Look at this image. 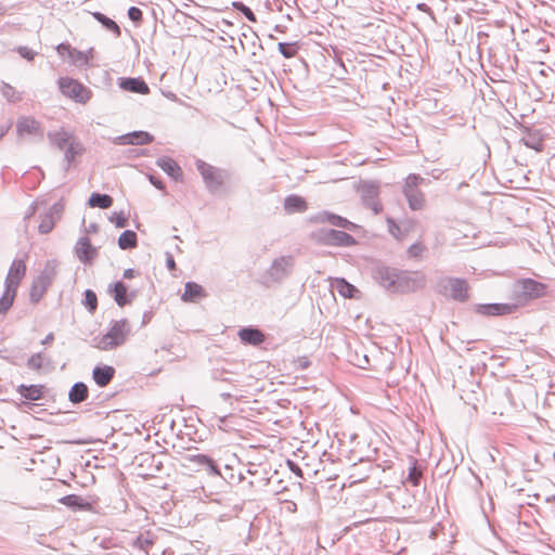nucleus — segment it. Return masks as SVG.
Here are the masks:
<instances>
[{
    "label": "nucleus",
    "instance_id": "09e8293b",
    "mask_svg": "<svg viewBox=\"0 0 555 555\" xmlns=\"http://www.w3.org/2000/svg\"><path fill=\"white\" fill-rule=\"evenodd\" d=\"M142 15V11L137 7H130L128 10V17L134 23H140Z\"/></svg>",
    "mask_w": 555,
    "mask_h": 555
},
{
    "label": "nucleus",
    "instance_id": "e433bc0d",
    "mask_svg": "<svg viewBox=\"0 0 555 555\" xmlns=\"http://www.w3.org/2000/svg\"><path fill=\"white\" fill-rule=\"evenodd\" d=\"M154 544V537L151 532L139 534L133 541V546L139 550L147 552V550Z\"/></svg>",
    "mask_w": 555,
    "mask_h": 555
},
{
    "label": "nucleus",
    "instance_id": "0e129e2a",
    "mask_svg": "<svg viewBox=\"0 0 555 555\" xmlns=\"http://www.w3.org/2000/svg\"><path fill=\"white\" fill-rule=\"evenodd\" d=\"M5 131H7V130H2V131L0 132V139L4 135Z\"/></svg>",
    "mask_w": 555,
    "mask_h": 555
},
{
    "label": "nucleus",
    "instance_id": "f257e3e1",
    "mask_svg": "<svg viewBox=\"0 0 555 555\" xmlns=\"http://www.w3.org/2000/svg\"><path fill=\"white\" fill-rule=\"evenodd\" d=\"M379 284L392 293H410L424 288L426 275L420 271H399L393 268L383 267L376 271Z\"/></svg>",
    "mask_w": 555,
    "mask_h": 555
},
{
    "label": "nucleus",
    "instance_id": "72a5a7b5",
    "mask_svg": "<svg viewBox=\"0 0 555 555\" xmlns=\"http://www.w3.org/2000/svg\"><path fill=\"white\" fill-rule=\"evenodd\" d=\"M0 92L9 102L16 103L22 100V93L7 82H1Z\"/></svg>",
    "mask_w": 555,
    "mask_h": 555
},
{
    "label": "nucleus",
    "instance_id": "13d9d810",
    "mask_svg": "<svg viewBox=\"0 0 555 555\" xmlns=\"http://www.w3.org/2000/svg\"><path fill=\"white\" fill-rule=\"evenodd\" d=\"M389 222V231L391 234L396 235L395 232H397V230H399L398 225L395 224L391 220H388Z\"/></svg>",
    "mask_w": 555,
    "mask_h": 555
},
{
    "label": "nucleus",
    "instance_id": "aec40b11",
    "mask_svg": "<svg viewBox=\"0 0 555 555\" xmlns=\"http://www.w3.org/2000/svg\"><path fill=\"white\" fill-rule=\"evenodd\" d=\"M48 139L53 146L61 151L65 150L66 146L75 140L74 135L64 129L49 132Z\"/></svg>",
    "mask_w": 555,
    "mask_h": 555
},
{
    "label": "nucleus",
    "instance_id": "4468645a",
    "mask_svg": "<svg viewBox=\"0 0 555 555\" xmlns=\"http://www.w3.org/2000/svg\"><path fill=\"white\" fill-rule=\"evenodd\" d=\"M362 201L364 205L370 208L374 215L382 211V204L377 199L378 188L374 183H364L361 189Z\"/></svg>",
    "mask_w": 555,
    "mask_h": 555
},
{
    "label": "nucleus",
    "instance_id": "58836bf2",
    "mask_svg": "<svg viewBox=\"0 0 555 555\" xmlns=\"http://www.w3.org/2000/svg\"><path fill=\"white\" fill-rule=\"evenodd\" d=\"M75 65L83 66L87 65L89 62V55L86 52L78 51L74 49V51L70 52L69 56Z\"/></svg>",
    "mask_w": 555,
    "mask_h": 555
},
{
    "label": "nucleus",
    "instance_id": "20e7f679",
    "mask_svg": "<svg viewBox=\"0 0 555 555\" xmlns=\"http://www.w3.org/2000/svg\"><path fill=\"white\" fill-rule=\"evenodd\" d=\"M294 266L295 262L292 256H281L275 258L262 274L261 283L267 287L281 283L291 275Z\"/></svg>",
    "mask_w": 555,
    "mask_h": 555
},
{
    "label": "nucleus",
    "instance_id": "9b49d317",
    "mask_svg": "<svg viewBox=\"0 0 555 555\" xmlns=\"http://www.w3.org/2000/svg\"><path fill=\"white\" fill-rule=\"evenodd\" d=\"M26 274V263L23 259L13 260L5 278V287L17 292V287Z\"/></svg>",
    "mask_w": 555,
    "mask_h": 555
},
{
    "label": "nucleus",
    "instance_id": "de8ad7c7",
    "mask_svg": "<svg viewBox=\"0 0 555 555\" xmlns=\"http://www.w3.org/2000/svg\"><path fill=\"white\" fill-rule=\"evenodd\" d=\"M421 476H422L421 470L415 465H413L410 468L408 479L411 481V483L413 486H417L420 482Z\"/></svg>",
    "mask_w": 555,
    "mask_h": 555
},
{
    "label": "nucleus",
    "instance_id": "b1692460",
    "mask_svg": "<svg viewBox=\"0 0 555 555\" xmlns=\"http://www.w3.org/2000/svg\"><path fill=\"white\" fill-rule=\"evenodd\" d=\"M315 220L319 222H328L334 227L343 228V229H350L353 227V223L347 220L346 218H343L340 216L330 214V212H321L315 217Z\"/></svg>",
    "mask_w": 555,
    "mask_h": 555
},
{
    "label": "nucleus",
    "instance_id": "a18cd8bd",
    "mask_svg": "<svg viewBox=\"0 0 555 555\" xmlns=\"http://www.w3.org/2000/svg\"><path fill=\"white\" fill-rule=\"evenodd\" d=\"M234 5H235V8H237L244 14V16L249 22L255 23L257 21L256 20V15L254 14V12L248 7H246L245 4H243V3H234Z\"/></svg>",
    "mask_w": 555,
    "mask_h": 555
},
{
    "label": "nucleus",
    "instance_id": "a19ab883",
    "mask_svg": "<svg viewBox=\"0 0 555 555\" xmlns=\"http://www.w3.org/2000/svg\"><path fill=\"white\" fill-rule=\"evenodd\" d=\"M85 305L91 312H93L96 309L98 298L93 291L87 289L85 292Z\"/></svg>",
    "mask_w": 555,
    "mask_h": 555
},
{
    "label": "nucleus",
    "instance_id": "9d476101",
    "mask_svg": "<svg viewBox=\"0 0 555 555\" xmlns=\"http://www.w3.org/2000/svg\"><path fill=\"white\" fill-rule=\"evenodd\" d=\"M318 238L322 243L332 246H351L356 244V240L353 236L344 231L334 229L321 230Z\"/></svg>",
    "mask_w": 555,
    "mask_h": 555
},
{
    "label": "nucleus",
    "instance_id": "f8f14e48",
    "mask_svg": "<svg viewBox=\"0 0 555 555\" xmlns=\"http://www.w3.org/2000/svg\"><path fill=\"white\" fill-rule=\"evenodd\" d=\"M16 131L21 138H24L25 135H39L42 138L43 135L41 124L34 117L27 116H23L17 119Z\"/></svg>",
    "mask_w": 555,
    "mask_h": 555
},
{
    "label": "nucleus",
    "instance_id": "393cba45",
    "mask_svg": "<svg viewBox=\"0 0 555 555\" xmlns=\"http://www.w3.org/2000/svg\"><path fill=\"white\" fill-rule=\"evenodd\" d=\"M43 386L42 385H20L17 387V392L25 399L30 401L40 400L43 396Z\"/></svg>",
    "mask_w": 555,
    "mask_h": 555
},
{
    "label": "nucleus",
    "instance_id": "1a4fd4ad",
    "mask_svg": "<svg viewBox=\"0 0 555 555\" xmlns=\"http://www.w3.org/2000/svg\"><path fill=\"white\" fill-rule=\"evenodd\" d=\"M546 286L532 279H524L515 284L514 293L518 301L537 299L545 294Z\"/></svg>",
    "mask_w": 555,
    "mask_h": 555
},
{
    "label": "nucleus",
    "instance_id": "5701e85b",
    "mask_svg": "<svg viewBox=\"0 0 555 555\" xmlns=\"http://www.w3.org/2000/svg\"><path fill=\"white\" fill-rule=\"evenodd\" d=\"M157 166L176 181L182 178V170L179 165L170 157L157 159Z\"/></svg>",
    "mask_w": 555,
    "mask_h": 555
},
{
    "label": "nucleus",
    "instance_id": "37998d69",
    "mask_svg": "<svg viewBox=\"0 0 555 555\" xmlns=\"http://www.w3.org/2000/svg\"><path fill=\"white\" fill-rule=\"evenodd\" d=\"M42 365H43V356L41 352L33 354L27 361V366L31 370L38 371L42 367Z\"/></svg>",
    "mask_w": 555,
    "mask_h": 555
},
{
    "label": "nucleus",
    "instance_id": "f3484780",
    "mask_svg": "<svg viewBox=\"0 0 555 555\" xmlns=\"http://www.w3.org/2000/svg\"><path fill=\"white\" fill-rule=\"evenodd\" d=\"M154 137L146 131H134L124 135H119L116 139V143L121 145L135 144L143 145L153 142Z\"/></svg>",
    "mask_w": 555,
    "mask_h": 555
},
{
    "label": "nucleus",
    "instance_id": "c03bdc74",
    "mask_svg": "<svg viewBox=\"0 0 555 555\" xmlns=\"http://www.w3.org/2000/svg\"><path fill=\"white\" fill-rule=\"evenodd\" d=\"M111 221L114 222L117 228H126L128 225V219L122 212H114L111 217Z\"/></svg>",
    "mask_w": 555,
    "mask_h": 555
},
{
    "label": "nucleus",
    "instance_id": "dca6fc26",
    "mask_svg": "<svg viewBox=\"0 0 555 555\" xmlns=\"http://www.w3.org/2000/svg\"><path fill=\"white\" fill-rule=\"evenodd\" d=\"M118 86L120 89L132 92V93H139V94H149L150 88L147 83L140 77L138 78H119L118 79Z\"/></svg>",
    "mask_w": 555,
    "mask_h": 555
},
{
    "label": "nucleus",
    "instance_id": "2f4dec72",
    "mask_svg": "<svg viewBox=\"0 0 555 555\" xmlns=\"http://www.w3.org/2000/svg\"><path fill=\"white\" fill-rule=\"evenodd\" d=\"M191 460L194 463H196L197 465L204 466L207 469V472L211 475L220 474L215 461L207 455H204V454L193 455Z\"/></svg>",
    "mask_w": 555,
    "mask_h": 555
},
{
    "label": "nucleus",
    "instance_id": "ea45409f",
    "mask_svg": "<svg viewBox=\"0 0 555 555\" xmlns=\"http://www.w3.org/2000/svg\"><path fill=\"white\" fill-rule=\"evenodd\" d=\"M279 51L281 52V54L284 57L291 59V57L295 56V54L297 53V48H296L295 43L280 42Z\"/></svg>",
    "mask_w": 555,
    "mask_h": 555
},
{
    "label": "nucleus",
    "instance_id": "4d7b16f0",
    "mask_svg": "<svg viewBox=\"0 0 555 555\" xmlns=\"http://www.w3.org/2000/svg\"><path fill=\"white\" fill-rule=\"evenodd\" d=\"M389 222V231L391 234L396 235L395 232H397V230H399L398 225L395 224L391 220H388Z\"/></svg>",
    "mask_w": 555,
    "mask_h": 555
},
{
    "label": "nucleus",
    "instance_id": "6e6d98bb",
    "mask_svg": "<svg viewBox=\"0 0 555 555\" xmlns=\"http://www.w3.org/2000/svg\"><path fill=\"white\" fill-rule=\"evenodd\" d=\"M150 181H151V183H152L154 186H156L158 190H163V189H164V184H163V182H162L159 179H157L156 177H154V176H150Z\"/></svg>",
    "mask_w": 555,
    "mask_h": 555
},
{
    "label": "nucleus",
    "instance_id": "7ed1b4c3",
    "mask_svg": "<svg viewBox=\"0 0 555 555\" xmlns=\"http://www.w3.org/2000/svg\"><path fill=\"white\" fill-rule=\"evenodd\" d=\"M131 328L127 320L115 321L105 335L94 339V346L105 351L115 349L126 343Z\"/></svg>",
    "mask_w": 555,
    "mask_h": 555
},
{
    "label": "nucleus",
    "instance_id": "864d4df0",
    "mask_svg": "<svg viewBox=\"0 0 555 555\" xmlns=\"http://www.w3.org/2000/svg\"><path fill=\"white\" fill-rule=\"evenodd\" d=\"M79 500L78 496L76 495H67L63 499V502L66 504V505H76L77 504V501Z\"/></svg>",
    "mask_w": 555,
    "mask_h": 555
},
{
    "label": "nucleus",
    "instance_id": "c9c22d12",
    "mask_svg": "<svg viewBox=\"0 0 555 555\" xmlns=\"http://www.w3.org/2000/svg\"><path fill=\"white\" fill-rule=\"evenodd\" d=\"M15 296L16 291L5 287L4 293L0 298V313H7V311L12 307Z\"/></svg>",
    "mask_w": 555,
    "mask_h": 555
},
{
    "label": "nucleus",
    "instance_id": "052dcab7",
    "mask_svg": "<svg viewBox=\"0 0 555 555\" xmlns=\"http://www.w3.org/2000/svg\"><path fill=\"white\" fill-rule=\"evenodd\" d=\"M53 339H54L53 333H49L41 343H42V345H47V344H50Z\"/></svg>",
    "mask_w": 555,
    "mask_h": 555
},
{
    "label": "nucleus",
    "instance_id": "8fccbe9b",
    "mask_svg": "<svg viewBox=\"0 0 555 555\" xmlns=\"http://www.w3.org/2000/svg\"><path fill=\"white\" fill-rule=\"evenodd\" d=\"M56 51H57L59 55H61V56L68 55V57H69L70 52L74 51V48H72L68 43H60L56 47Z\"/></svg>",
    "mask_w": 555,
    "mask_h": 555
},
{
    "label": "nucleus",
    "instance_id": "79ce46f5",
    "mask_svg": "<svg viewBox=\"0 0 555 555\" xmlns=\"http://www.w3.org/2000/svg\"><path fill=\"white\" fill-rule=\"evenodd\" d=\"M426 247L421 242L412 244L408 249V256L410 258H422Z\"/></svg>",
    "mask_w": 555,
    "mask_h": 555
},
{
    "label": "nucleus",
    "instance_id": "cd10ccee",
    "mask_svg": "<svg viewBox=\"0 0 555 555\" xmlns=\"http://www.w3.org/2000/svg\"><path fill=\"white\" fill-rule=\"evenodd\" d=\"M284 209L287 214L302 212L307 209V203L300 196L289 195L284 199Z\"/></svg>",
    "mask_w": 555,
    "mask_h": 555
},
{
    "label": "nucleus",
    "instance_id": "39448f33",
    "mask_svg": "<svg viewBox=\"0 0 555 555\" xmlns=\"http://www.w3.org/2000/svg\"><path fill=\"white\" fill-rule=\"evenodd\" d=\"M424 181L425 179L423 177L415 173L409 175L404 181L402 193L412 210H421L425 206V196L420 190V185L424 183Z\"/></svg>",
    "mask_w": 555,
    "mask_h": 555
},
{
    "label": "nucleus",
    "instance_id": "bb28decb",
    "mask_svg": "<svg viewBox=\"0 0 555 555\" xmlns=\"http://www.w3.org/2000/svg\"><path fill=\"white\" fill-rule=\"evenodd\" d=\"M242 341L257 346L263 343L264 335L257 328L247 327L243 328L238 333Z\"/></svg>",
    "mask_w": 555,
    "mask_h": 555
},
{
    "label": "nucleus",
    "instance_id": "c85d7f7f",
    "mask_svg": "<svg viewBox=\"0 0 555 555\" xmlns=\"http://www.w3.org/2000/svg\"><path fill=\"white\" fill-rule=\"evenodd\" d=\"M92 16L109 33H112L116 38L120 37L121 30L115 21L107 17L105 14L101 12L92 13Z\"/></svg>",
    "mask_w": 555,
    "mask_h": 555
},
{
    "label": "nucleus",
    "instance_id": "ddd939ff",
    "mask_svg": "<svg viewBox=\"0 0 555 555\" xmlns=\"http://www.w3.org/2000/svg\"><path fill=\"white\" fill-rule=\"evenodd\" d=\"M64 206L61 203H55L51 206L49 211L42 216L41 221L39 223L38 230L41 234L50 233L57 219H60L63 212Z\"/></svg>",
    "mask_w": 555,
    "mask_h": 555
},
{
    "label": "nucleus",
    "instance_id": "423d86ee",
    "mask_svg": "<svg viewBox=\"0 0 555 555\" xmlns=\"http://www.w3.org/2000/svg\"><path fill=\"white\" fill-rule=\"evenodd\" d=\"M437 291L456 301L463 302L468 299V284L463 279L443 278L438 281Z\"/></svg>",
    "mask_w": 555,
    "mask_h": 555
},
{
    "label": "nucleus",
    "instance_id": "f03ea898",
    "mask_svg": "<svg viewBox=\"0 0 555 555\" xmlns=\"http://www.w3.org/2000/svg\"><path fill=\"white\" fill-rule=\"evenodd\" d=\"M59 263L55 260H48L39 274L33 280L29 298L33 304L39 300L47 293L57 275Z\"/></svg>",
    "mask_w": 555,
    "mask_h": 555
},
{
    "label": "nucleus",
    "instance_id": "4be33fe9",
    "mask_svg": "<svg viewBox=\"0 0 555 555\" xmlns=\"http://www.w3.org/2000/svg\"><path fill=\"white\" fill-rule=\"evenodd\" d=\"M205 296V291L199 284L195 282H186L184 285V293L182 294L181 299L184 302H193Z\"/></svg>",
    "mask_w": 555,
    "mask_h": 555
},
{
    "label": "nucleus",
    "instance_id": "f704fd0d",
    "mask_svg": "<svg viewBox=\"0 0 555 555\" xmlns=\"http://www.w3.org/2000/svg\"><path fill=\"white\" fill-rule=\"evenodd\" d=\"M65 151V160L67 162V165L69 166L70 163L75 159L77 155H80L83 151L82 145L75 139L73 142H70Z\"/></svg>",
    "mask_w": 555,
    "mask_h": 555
},
{
    "label": "nucleus",
    "instance_id": "2eb2a0df",
    "mask_svg": "<svg viewBox=\"0 0 555 555\" xmlns=\"http://www.w3.org/2000/svg\"><path fill=\"white\" fill-rule=\"evenodd\" d=\"M75 253L82 263H89L98 256L96 248L91 245L87 236H82L77 241Z\"/></svg>",
    "mask_w": 555,
    "mask_h": 555
},
{
    "label": "nucleus",
    "instance_id": "a878e982",
    "mask_svg": "<svg viewBox=\"0 0 555 555\" xmlns=\"http://www.w3.org/2000/svg\"><path fill=\"white\" fill-rule=\"evenodd\" d=\"M88 387L82 382L75 383L68 392L69 401L75 404L83 402L88 399Z\"/></svg>",
    "mask_w": 555,
    "mask_h": 555
},
{
    "label": "nucleus",
    "instance_id": "6e6552de",
    "mask_svg": "<svg viewBox=\"0 0 555 555\" xmlns=\"http://www.w3.org/2000/svg\"><path fill=\"white\" fill-rule=\"evenodd\" d=\"M59 87L61 92L78 103L86 104L92 95L90 89L85 87L78 80L68 77H62L59 79Z\"/></svg>",
    "mask_w": 555,
    "mask_h": 555
},
{
    "label": "nucleus",
    "instance_id": "473e14b6",
    "mask_svg": "<svg viewBox=\"0 0 555 555\" xmlns=\"http://www.w3.org/2000/svg\"><path fill=\"white\" fill-rule=\"evenodd\" d=\"M113 204V198L107 194L92 193L89 198L91 207H99L102 209L109 208Z\"/></svg>",
    "mask_w": 555,
    "mask_h": 555
},
{
    "label": "nucleus",
    "instance_id": "0eeeda50",
    "mask_svg": "<svg viewBox=\"0 0 555 555\" xmlns=\"http://www.w3.org/2000/svg\"><path fill=\"white\" fill-rule=\"evenodd\" d=\"M196 169L203 177L205 184L210 192L218 191L229 176L225 170L216 168L202 159L196 160Z\"/></svg>",
    "mask_w": 555,
    "mask_h": 555
},
{
    "label": "nucleus",
    "instance_id": "603ef678",
    "mask_svg": "<svg viewBox=\"0 0 555 555\" xmlns=\"http://www.w3.org/2000/svg\"><path fill=\"white\" fill-rule=\"evenodd\" d=\"M287 465H288L289 469L293 473H295L299 477H302V472H301L300 467L296 463H294L293 461L288 460L287 461Z\"/></svg>",
    "mask_w": 555,
    "mask_h": 555
},
{
    "label": "nucleus",
    "instance_id": "bf43d9fd",
    "mask_svg": "<svg viewBox=\"0 0 555 555\" xmlns=\"http://www.w3.org/2000/svg\"><path fill=\"white\" fill-rule=\"evenodd\" d=\"M134 276V270L133 269H127L124 272L125 279H132Z\"/></svg>",
    "mask_w": 555,
    "mask_h": 555
},
{
    "label": "nucleus",
    "instance_id": "3c124183",
    "mask_svg": "<svg viewBox=\"0 0 555 555\" xmlns=\"http://www.w3.org/2000/svg\"><path fill=\"white\" fill-rule=\"evenodd\" d=\"M166 266L170 271L176 269V262L173 256L170 253H166Z\"/></svg>",
    "mask_w": 555,
    "mask_h": 555
},
{
    "label": "nucleus",
    "instance_id": "a211bd4d",
    "mask_svg": "<svg viewBox=\"0 0 555 555\" xmlns=\"http://www.w3.org/2000/svg\"><path fill=\"white\" fill-rule=\"evenodd\" d=\"M514 309L515 306L508 304H483L476 307V312L482 315H505Z\"/></svg>",
    "mask_w": 555,
    "mask_h": 555
},
{
    "label": "nucleus",
    "instance_id": "680f3d73",
    "mask_svg": "<svg viewBox=\"0 0 555 555\" xmlns=\"http://www.w3.org/2000/svg\"><path fill=\"white\" fill-rule=\"evenodd\" d=\"M35 212V207L31 206L30 207V210L28 211V214L26 215V218H29Z\"/></svg>",
    "mask_w": 555,
    "mask_h": 555
},
{
    "label": "nucleus",
    "instance_id": "412c9836",
    "mask_svg": "<svg viewBox=\"0 0 555 555\" xmlns=\"http://www.w3.org/2000/svg\"><path fill=\"white\" fill-rule=\"evenodd\" d=\"M115 375V370L113 366L103 365L95 366L92 372V377L98 386L105 387L107 386Z\"/></svg>",
    "mask_w": 555,
    "mask_h": 555
},
{
    "label": "nucleus",
    "instance_id": "6ab92c4d",
    "mask_svg": "<svg viewBox=\"0 0 555 555\" xmlns=\"http://www.w3.org/2000/svg\"><path fill=\"white\" fill-rule=\"evenodd\" d=\"M521 142L534 151L543 150V135L538 129H526L521 137Z\"/></svg>",
    "mask_w": 555,
    "mask_h": 555
},
{
    "label": "nucleus",
    "instance_id": "e2e57ef3",
    "mask_svg": "<svg viewBox=\"0 0 555 555\" xmlns=\"http://www.w3.org/2000/svg\"><path fill=\"white\" fill-rule=\"evenodd\" d=\"M221 397H222L223 399H229L231 396H230V393L224 392V393H221Z\"/></svg>",
    "mask_w": 555,
    "mask_h": 555
},
{
    "label": "nucleus",
    "instance_id": "7c9ffc66",
    "mask_svg": "<svg viewBox=\"0 0 555 555\" xmlns=\"http://www.w3.org/2000/svg\"><path fill=\"white\" fill-rule=\"evenodd\" d=\"M138 238L134 231L126 230L118 238V246L120 249H131L137 247Z\"/></svg>",
    "mask_w": 555,
    "mask_h": 555
},
{
    "label": "nucleus",
    "instance_id": "5fc2aeb1",
    "mask_svg": "<svg viewBox=\"0 0 555 555\" xmlns=\"http://www.w3.org/2000/svg\"><path fill=\"white\" fill-rule=\"evenodd\" d=\"M416 9L421 12L427 13L429 15H434L433 10L426 3H418Z\"/></svg>",
    "mask_w": 555,
    "mask_h": 555
},
{
    "label": "nucleus",
    "instance_id": "49530a36",
    "mask_svg": "<svg viewBox=\"0 0 555 555\" xmlns=\"http://www.w3.org/2000/svg\"><path fill=\"white\" fill-rule=\"evenodd\" d=\"M17 53L28 60V61H33L35 59V56L37 55V52H35L34 50L29 49L28 47H25V46H21L16 49Z\"/></svg>",
    "mask_w": 555,
    "mask_h": 555
},
{
    "label": "nucleus",
    "instance_id": "4c0bfd02",
    "mask_svg": "<svg viewBox=\"0 0 555 555\" xmlns=\"http://www.w3.org/2000/svg\"><path fill=\"white\" fill-rule=\"evenodd\" d=\"M337 291L340 295L347 298H352L353 293L357 292L356 287L349 284L344 279L337 280Z\"/></svg>",
    "mask_w": 555,
    "mask_h": 555
},
{
    "label": "nucleus",
    "instance_id": "c756f323",
    "mask_svg": "<svg viewBox=\"0 0 555 555\" xmlns=\"http://www.w3.org/2000/svg\"><path fill=\"white\" fill-rule=\"evenodd\" d=\"M109 293L119 307H124L130 302L127 298V287L122 282H116L112 288H109Z\"/></svg>",
    "mask_w": 555,
    "mask_h": 555
}]
</instances>
